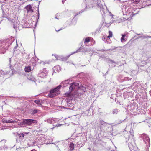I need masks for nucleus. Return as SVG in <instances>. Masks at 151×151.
I'll use <instances>...</instances> for the list:
<instances>
[{
  "mask_svg": "<svg viewBox=\"0 0 151 151\" xmlns=\"http://www.w3.org/2000/svg\"><path fill=\"white\" fill-rule=\"evenodd\" d=\"M146 0H129L128 3L132 4L133 6H135L136 4L139 3L140 5H142V6H145L146 4Z\"/></svg>",
  "mask_w": 151,
  "mask_h": 151,
  "instance_id": "3",
  "label": "nucleus"
},
{
  "mask_svg": "<svg viewBox=\"0 0 151 151\" xmlns=\"http://www.w3.org/2000/svg\"><path fill=\"white\" fill-rule=\"evenodd\" d=\"M14 122H16L15 121H13L12 119L11 120H7V123H13Z\"/></svg>",
  "mask_w": 151,
  "mask_h": 151,
  "instance_id": "29",
  "label": "nucleus"
},
{
  "mask_svg": "<svg viewBox=\"0 0 151 151\" xmlns=\"http://www.w3.org/2000/svg\"><path fill=\"white\" fill-rule=\"evenodd\" d=\"M4 72L0 70V76H1L2 75L4 74Z\"/></svg>",
  "mask_w": 151,
  "mask_h": 151,
  "instance_id": "31",
  "label": "nucleus"
},
{
  "mask_svg": "<svg viewBox=\"0 0 151 151\" xmlns=\"http://www.w3.org/2000/svg\"><path fill=\"white\" fill-rule=\"evenodd\" d=\"M137 34V35H140V34Z\"/></svg>",
  "mask_w": 151,
  "mask_h": 151,
  "instance_id": "49",
  "label": "nucleus"
},
{
  "mask_svg": "<svg viewBox=\"0 0 151 151\" xmlns=\"http://www.w3.org/2000/svg\"><path fill=\"white\" fill-rule=\"evenodd\" d=\"M71 100L70 99H66L65 100V101L67 103V106H72L73 105V104H71L70 103V101Z\"/></svg>",
  "mask_w": 151,
  "mask_h": 151,
  "instance_id": "15",
  "label": "nucleus"
},
{
  "mask_svg": "<svg viewBox=\"0 0 151 151\" xmlns=\"http://www.w3.org/2000/svg\"><path fill=\"white\" fill-rule=\"evenodd\" d=\"M100 128H101H101H102V126H100Z\"/></svg>",
  "mask_w": 151,
  "mask_h": 151,
  "instance_id": "45",
  "label": "nucleus"
},
{
  "mask_svg": "<svg viewBox=\"0 0 151 151\" xmlns=\"http://www.w3.org/2000/svg\"><path fill=\"white\" fill-rule=\"evenodd\" d=\"M38 8V9H37V11H38V19L39 18V8H38V6L37 7Z\"/></svg>",
  "mask_w": 151,
  "mask_h": 151,
  "instance_id": "33",
  "label": "nucleus"
},
{
  "mask_svg": "<svg viewBox=\"0 0 151 151\" xmlns=\"http://www.w3.org/2000/svg\"><path fill=\"white\" fill-rule=\"evenodd\" d=\"M130 133L131 135L129 136L128 138V140L129 142L128 143V145L130 151H131V150H133L135 149H137V148L136 146H133L132 143V142L133 143L134 142V136L132 134V133L131 132H130Z\"/></svg>",
  "mask_w": 151,
  "mask_h": 151,
  "instance_id": "2",
  "label": "nucleus"
},
{
  "mask_svg": "<svg viewBox=\"0 0 151 151\" xmlns=\"http://www.w3.org/2000/svg\"><path fill=\"white\" fill-rule=\"evenodd\" d=\"M142 37L143 38H145V36H139L137 38V39H139V38H140L141 37Z\"/></svg>",
  "mask_w": 151,
  "mask_h": 151,
  "instance_id": "32",
  "label": "nucleus"
},
{
  "mask_svg": "<svg viewBox=\"0 0 151 151\" xmlns=\"http://www.w3.org/2000/svg\"><path fill=\"white\" fill-rule=\"evenodd\" d=\"M128 5H127V6H126L125 5L124 6H123V9L122 12H125L126 13V15H129L132 12V11L133 8L131 7V6H130V5H132V4H129L128 3V2L127 3Z\"/></svg>",
  "mask_w": 151,
  "mask_h": 151,
  "instance_id": "5",
  "label": "nucleus"
},
{
  "mask_svg": "<svg viewBox=\"0 0 151 151\" xmlns=\"http://www.w3.org/2000/svg\"><path fill=\"white\" fill-rule=\"evenodd\" d=\"M81 49L83 50V52H84L89 51V50H90L89 49L86 48V47H84V46H82L81 47L79 48L76 51L74 52L73 53H72V54L80 52V50Z\"/></svg>",
  "mask_w": 151,
  "mask_h": 151,
  "instance_id": "11",
  "label": "nucleus"
},
{
  "mask_svg": "<svg viewBox=\"0 0 151 151\" xmlns=\"http://www.w3.org/2000/svg\"><path fill=\"white\" fill-rule=\"evenodd\" d=\"M30 21H32V20L31 19H30Z\"/></svg>",
  "mask_w": 151,
  "mask_h": 151,
  "instance_id": "50",
  "label": "nucleus"
},
{
  "mask_svg": "<svg viewBox=\"0 0 151 151\" xmlns=\"http://www.w3.org/2000/svg\"><path fill=\"white\" fill-rule=\"evenodd\" d=\"M57 68H60V67L59 66H57Z\"/></svg>",
  "mask_w": 151,
  "mask_h": 151,
  "instance_id": "46",
  "label": "nucleus"
},
{
  "mask_svg": "<svg viewBox=\"0 0 151 151\" xmlns=\"http://www.w3.org/2000/svg\"><path fill=\"white\" fill-rule=\"evenodd\" d=\"M27 78L28 80L31 81H34V82H35L36 80L31 75V74L28 75L27 76Z\"/></svg>",
  "mask_w": 151,
  "mask_h": 151,
  "instance_id": "14",
  "label": "nucleus"
},
{
  "mask_svg": "<svg viewBox=\"0 0 151 151\" xmlns=\"http://www.w3.org/2000/svg\"><path fill=\"white\" fill-rule=\"evenodd\" d=\"M7 120L5 119V120H3V122H4L7 123Z\"/></svg>",
  "mask_w": 151,
  "mask_h": 151,
  "instance_id": "36",
  "label": "nucleus"
},
{
  "mask_svg": "<svg viewBox=\"0 0 151 151\" xmlns=\"http://www.w3.org/2000/svg\"><path fill=\"white\" fill-rule=\"evenodd\" d=\"M55 18L56 19H58V18L56 17H55Z\"/></svg>",
  "mask_w": 151,
  "mask_h": 151,
  "instance_id": "51",
  "label": "nucleus"
},
{
  "mask_svg": "<svg viewBox=\"0 0 151 151\" xmlns=\"http://www.w3.org/2000/svg\"><path fill=\"white\" fill-rule=\"evenodd\" d=\"M68 80H65L63 81L61 83V84L60 85H61V86H62V85H63V86L64 87H65L67 86H68V85H67V84H68Z\"/></svg>",
  "mask_w": 151,
  "mask_h": 151,
  "instance_id": "17",
  "label": "nucleus"
},
{
  "mask_svg": "<svg viewBox=\"0 0 151 151\" xmlns=\"http://www.w3.org/2000/svg\"><path fill=\"white\" fill-rule=\"evenodd\" d=\"M58 120L57 119L53 118H48L47 119L45 120V121L50 124L55 123L57 122Z\"/></svg>",
  "mask_w": 151,
  "mask_h": 151,
  "instance_id": "9",
  "label": "nucleus"
},
{
  "mask_svg": "<svg viewBox=\"0 0 151 151\" xmlns=\"http://www.w3.org/2000/svg\"><path fill=\"white\" fill-rule=\"evenodd\" d=\"M61 87V85H59L55 88L50 90L48 94V96L52 98L57 96L60 93L59 90Z\"/></svg>",
  "mask_w": 151,
  "mask_h": 151,
  "instance_id": "1",
  "label": "nucleus"
},
{
  "mask_svg": "<svg viewBox=\"0 0 151 151\" xmlns=\"http://www.w3.org/2000/svg\"><path fill=\"white\" fill-rule=\"evenodd\" d=\"M34 102L38 106H40L42 105V101L40 100H35L34 101Z\"/></svg>",
  "mask_w": 151,
  "mask_h": 151,
  "instance_id": "18",
  "label": "nucleus"
},
{
  "mask_svg": "<svg viewBox=\"0 0 151 151\" xmlns=\"http://www.w3.org/2000/svg\"><path fill=\"white\" fill-rule=\"evenodd\" d=\"M37 62H38V63H41L40 61L38 62L37 61Z\"/></svg>",
  "mask_w": 151,
  "mask_h": 151,
  "instance_id": "47",
  "label": "nucleus"
},
{
  "mask_svg": "<svg viewBox=\"0 0 151 151\" xmlns=\"http://www.w3.org/2000/svg\"><path fill=\"white\" fill-rule=\"evenodd\" d=\"M66 0H62V3H63Z\"/></svg>",
  "mask_w": 151,
  "mask_h": 151,
  "instance_id": "40",
  "label": "nucleus"
},
{
  "mask_svg": "<svg viewBox=\"0 0 151 151\" xmlns=\"http://www.w3.org/2000/svg\"><path fill=\"white\" fill-rule=\"evenodd\" d=\"M90 41V39L89 37L86 38L85 39L84 41V43H88Z\"/></svg>",
  "mask_w": 151,
  "mask_h": 151,
  "instance_id": "25",
  "label": "nucleus"
},
{
  "mask_svg": "<svg viewBox=\"0 0 151 151\" xmlns=\"http://www.w3.org/2000/svg\"><path fill=\"white\" fill-rule=\"evenodd\" d=\"M63 29V28H61V29H60L59 30H56V31L57 32H58L59 31H60V30H62V29Z\"/></svg>",
  "mask_w": 151,
  "mask_h": 151,
  "instance_id": "38",
  "label": "nucleus"
},
{
  "mask_svg": "<svg viewBox=\"0 0 151 151\" xmlns=\"http://www.w3.org/2000/svg\"><path fill=\"white\" fill-rule=\"evenodd\" d=\"M26 22V23H29V22H27V21Z\"/></svg>",
  "mask_w": 151,
  "mask_h": 151,
  "instance_id": "48",
  "label": "nucleus"
},
{
  "mask_svg": "<svg viewBox=\"0 0 151 151\" xmlns=\"http://www.w3.org/2000/svg\"><path fill=\"white\" fill-rule=\"evenodd\" d=\"M24 9H26V11H27V12L28 13L32 14L33 12V9H32V7L31 5H27L26 6Z\"/></svg>",
  "mask_w": 151,
  "mask_h": 151,
  "instance_id": "10",
  "label": "nucleus"
},
{
  "mask_svg": "<svg viewBox=\"0 0 151 151\" xmlns=\"http://www.w3.org/2000/svg\"><path fill=\"white\" fill-rule=\"evenodd\" d=\"M22 134V133H21L20 134H19V133H17V135L19 136V138L20 139H23V138L24 137H23L22 136V135L21 134Z\"/></svg>",
  "mask_w": 151,
  "mask_h": 151,
  "instance_id": "28",
  "label": "nucleus"
},
{
  "mask_svg": "<svg viewBox=\"0 0 151 151\" xmlns=\"http://www.w3.org/2000/svg\"><path fill=\"white\" fill-rule=\"evenodd\" d=\"M37 122L35 120L24 119L22 122H20V125H29L32 124H36Z\"/></svg>",
  "mask_w": 151,
  "mask_h": 151,
  "instance_id": "4",
  "label": "nucleus"
},
{
  "mask_svg": "<svg viewBox=\"0 0 151 151\" xmlns=\"http://www.w3.org/2000/svg\"><path fill=\"white\" fill-rule=\"evenodd\" d=\"M147 37L151 38V36H147V37H145V38H147Z\"/></svg>",
  "mask_w": 151,
  "mask_h": 151,
  "instance_id": "39",
  "label": "nucleus"
},
{
  "mask_svg": "<svg viewBox=\"0 0 151 151\" xmlns=\"http://www.w3.org/2000/svg\"><path fill=\"white\" fill-rule=\"evenodd\" d=\"M109 35H108L107 36V38H109L110 37H111L112 36L113 34L112 32L111 31H109Z\"/></svg>",
  "mask_w": 151,
  "mask_h": 151,
  "instance_id": "24",
  "label": "nucleus"
},
{
  "mask_svg": "<svg viewBox=\"0 0 151 151\" xmlns=\"http://www.w3.org/2000/svg\"><path fill=\"white\" fill-rule=\"evenodd\" d=\"M99 122L100 124L101 125H103L104 126H106L107 125V124L106 122L102 120L100 121Z\"/></svg>",
  "mask_w": 151,
  "mask_h": 151,
  "instance_id": "19",
  "label": "nucleus"
},
{
  "mask_svg": "<svg viewBox=\"0 0 151 151\" xmlns=\"http://www.w3.org/2000/svg\"><path fill=\"white\" fill-rule=\"evenodd\" d=\"M78 13H77L76 15H78Z\"/></svg>",
  "mask_w": 151,
  "mask_h": 151,
  "instance_id": "52",
  "label": "nucleus"
},
{
  "mask_svg": "<svg viewBox=\"0 0 151 151\" xmlns=\"http://www.w3.org/2000/svg\"><path fill=\"white\" fill-rule=\"evenodd\" d=\"M83 12V11H81V12H79V13L78 14H80L81 13H82Z\"/></svg>",
  "mask_w": 151,
  "mask_h": 151,
  "instance_id": "44",
  "label": "nucleus"
},
{
  "mask_svg": "<svg viewBox=\"0 0 151 151\" xmlns=\"http://www.w3.org/2000/svg\"><path fill=\"white\" fill-rule=\"evenodd\" d=\"M31 151H33V150H31Z\"/></svg>",
  "mask_w": 151,
  "mask_h": 151,
  "instance_id": "54",
  "label": "nucleus"
},
{
  "mask_svg": "<svg viewBox=\"0 0 151 151\" xmlns=\"http://www.w3.org/2000/svg\"><path fill=\"white\" fill-rule=\"evenodd\" d=\"M24 69L26 72H29L31 70L30 67H25Z\"/></svg>",
  "mask_w": 151,
  "mask_h": 151,
  "instance_id": "22",
  "label": "nucleus"
},
{
  "mask_svg": "<svg viewBox=\"0 0 151 151\" xmlns=\"http://www.w3.org/2000/svg\"><path fill=\"white\" fill-rule=\"evenodd\" d=\"M14 40V39H13V40H11V41L10 42L11 43H12L13 42Z\"/></svg>",
  "mask_w": 151,
  "mask_h": 151,
  "instance_id": "43",
  "label": "nucleus"
},
{
  "mask_svg": "<svg viewBox=\"0 0 151 151\" xmlns=\"http://www.w3.org/2000/svg\"><path fill=\"white\" fill-rule=\"evenodd\" d=\"M77 144L78 145H79V147H82L83 146V145L82 143H81V142H78L77 143Z\"/></svg>",
  "mask_w": 151,
  "mask_h": 151,
  "instance_id": "27",
  "label": "nucleus"
},
{
  "mask_svg": "<svg viewBox=\"0 0 151 151\" xmlns=\"http://www.w3.org/2000/svg\"><path fill=\"white\" fill-rule=\"evenodd\" d=\"M21 51L19 50H16L14 49V54H19L21 53Z\"/></svg>",
  "mask_w": 151,
  "mask_h": 151,
  "instance_id": "20",
  "label": "nucleus"
},
{
  "mask_svg": "<svg viewBox=\"0 0 151 151\" xmlns=\"http://www.w3.org/2000/svg\"><path fill=\"white\" fill-rule=\"evenodd\" d=\"M118 112V110L117 109H114L112 112L113 114H117Z\"/></svg>",
  "mask_w": 151,
  "mask_h": 151,
  "instance_id": "23",
  "label": "nucleus"
},
{
  "mask_svg": "<svg viewBox=\"0 0 151 151\" xmlns=\"http://www.w3.org/2000/svg\"><path fill=\"white\" fill-rule=\"evenodd\" d=\"M131 151H140V150H138V149H135L133 150H131Z\"/></svg>",
  "mask_w": 151,
  "mask_h": 151,
  "instance_id": "35",
  "label": "nucleus"
},
{
  "mask_svg": "<svg viewBox=\"0 0 151 151\" xmlns=\"http://www.w3.org/2000/svg\"><path fill=\"white\" fill-rule=\"evenodd\" d=\"M122 37L121 38V42H122L123 41H124L125 40V37L126 36V34H122Z\"/></svg>",
  "mask_w": 151,
  "mask_h": 151,
  "instance_id": "21",
  "label": "nucleus"
},
{
  "mask_svg": "<svg viewBox=\"0 0 151 151\" xmlns=\"http://www.w3.org/2000/svg\"><path fill=\"white\" fill-rule=\"evenodd\" d=\"M29 132H22V134H21L22 135V136L24 137L25 136L29 134Z\"/></svg>",
  "mask_w": 151,
  "mask_h": 151,
  "instance_id": "30",
  "label": "nucleus"
},
{
  "mask_svg": "<svg viewBox=\"0 0 151 151\" xmlns=\"http://www.w3.org/2000/svg\"><path fill=\"white\" fill-rule=\"evenodd\" d=\"M38 110L35 109L32 111V115H34L35 114L37 113L38 112Z\"/></svg>",
  "mask_w": 151,
  "mask_h": 151,
  "instance_id": "26",
  "label": "nucleus"
},
{
  "mask_svg": "<svg viewBox=\"0 0 151 151\" xmlns=\"http://www.w3.org/2000/svg\"><path fill=\"white\" fill-rule=\"evenodd\" d=\"M123 121H123H121V120H119V122H117V123L118 124H120V123H121Z\"/></svg>",
  "mask_w": 151,
  "mask_h": 151,
  "instance_id": "34",
  "label": "nucleus"
},
{
  "mask_svg": "<svg viewBox=\"0 0 151 151\" xmlns=\"http://www.w3.org/2000/svg\"><path fill=\"white\" fill-rule=\"evenodd\" d=\"M55 57H56V59L57 60L58 59L57 55H55Z\"/></svg>",
  "mask_w": 151,
  "mask_h": 151,
  "instance_id": "42",
  "label": "nucleus"
},
{
  "mask_svg": "<svg viewBox=\"0 0 151 151\" xmlns=\"http://www.w3.org/2000/svg\"><path fill=\"white\" fill-rule=\"evenodd\" d=\"M48 72L46 70V69L44 68L41 70L40 73L38 74L39 77L42 78L46 77L47 75Z\"/></svg>",
  "mask_w": 151,
  "mask_h": 151,
  "instance_id": "8",
  "label": "nucleus"
},
{
  "mask_svg": "<svg viewBox=\"0 0 151 151\" xmlns=\"http://www.w3.org/2000/svg\"><path fill=\"white\" fill-rule=\"evenodd\" d=\"M79 85L78 83L76 82L73 83L71 84H68V86L70 93L74 90L77 89L79 87Z\"/></svg>",
  "mask_w": 151,
  "mask_h": 151,
  "instance_id": "7",
  "label": "nucleus"
},
{
  "mask_svg": "<svg viewBox=\"0 0 151 151\" xmlns=\"http://www.w3.org/2000/svg\"><path fill=\"white\" fill-rule=\"evenodd\" d=\"M61 125V124H58V125H56V126H57V127H58V126H60Z\"/></svg>",
  "mask_w": 151,
  "mask_h": 151,
  "instance_id": "41",
  "label": "nucleus"
},
{
  "mask_svg": "<svg viewBox=\"0 0 151 151\" xmlns=\"http://www.w3.org/2000/svg\"><path fill=\"white\" fill-rule=\"evenodd\" d=\"M138 9H137V8L135 9V8L133 9L132 12V14L130 16H131L132 15V17L134 15L138 13V12H139V10H138Z\"/></svg>",
  "mask_w": 151,
  "mask_h": 151,
  "instance_id": "13",
  "label": "nucleus"
},
{
  "mask_svg": "<svg viewBox=\"0 0 151 151\" xmlns=\"http://www.w3.org/2000/svg\"><path fill=\"white\" fill-rule=\"evenodd\" d=\"M74 148V145L73 143H70L69 145V149L70 151L73 150Z\"/></svg>",
  "mask_w": 151,
  "mask_h": 151,
  "instance_id": "16",
  "label": "nucleus"
},
{
  "mask_svg": "<svg viewBox=\"0 0 151 151\" xmlns=\"http://www.w3.org/2000/svg\"><path fill=\"white\" fill-rule=\"evenodd\" d=\"M5 51H1V52L2 53V54H4L5 53Z\"/></svg>",
  "mask_w": 151,
  "mask_h": 151,
  "instance_id": "37",
  "label": "nucleus"
},
{
  "mask_svg": "<svg viewBox=\"0 0 151 151\" xmlns=\"http://www.w3.org/2000/svg\"><path fill=\"white\" fill-rule=\"evenodd\" d=\"M19 23L18 20L13 19L12 21V25H13V28L16 29L18 27V25Z\"/></svg>",
  "mask_w": 151,
  "mask_h": 151,
  "instance_id": "12",
  "label": "nucleus"
},
{
  "mask_svg": "<svg viewBox=\"0 0 151 151\" xmlns=\"http://www.w3.org/2000/svg\"><path fill=\"white\" fill-rule=\"evenodd\" d=\"M36 58L35 59V61H36Z\"/></svg>",
  "mask_w": 151,
  "mask_h": 151,
  "instance_id": "53",
  "label": "nucleus"
},
{
  "mask_svg": "<svg viewBox=\"0 0 151 151\" xmlns=\"http://www.w3.org/2000/svg\"><path fill=\"white\" fill-rule=\"evenodd\" d=\"M140 137L146 144V145L147 147H149L150 140L149 137L146 134H143L141 135Z\"/></svg>",
  "mask_w": 151,
  "mask_h": 151,
  "instance_id": "6",
  "label": "nucleus"
}]
</instances>
